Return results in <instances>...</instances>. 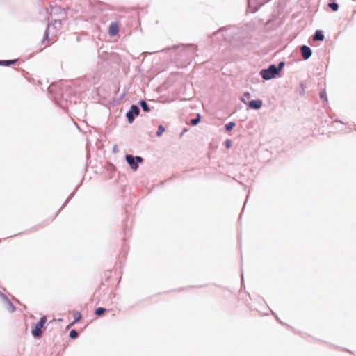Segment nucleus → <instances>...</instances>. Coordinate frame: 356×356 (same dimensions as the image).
I'll return each mask as SVG.
<instances>
[{
	"instance_id": "25",
	"label": "nucleus",
	"mask_w": 356,
	"mask_h": 356,
	"mask_svg": "<svg viewBox=\"0 0 356 356\" xmlns=\"http://www.w3.org/2000/svg\"><path fill=\"white\" fill-rule=\"evenodd\" d=\"M272 314L275 316L277 321H278L280 323H283L280 318L277 316L276 314L274 312H272Z\"/></svg>"
},
{
	"instance_id": "2",
	"label": "nucleus",
	"mask_w": 356,
	"mask_h": 356,
	"mask_svg": "<svg viewBox=\"0 0 356 356\" xmlns=\"http://www.w3.org/2000/svg\"><path fill=\"white\" fill-rule=\"evenodd\" d=\"M47 317L45 316H42L40 318L39 321L34 323L31 328V334L34 338H39L44 330L47 328Z\"/></svg>"
},
{
	"instance_id": "3",
	"label": "nucleus",
	"mask_w": 356,
	"mask_h": 356,
	"mask_svg": "<svg viewBox=\"0 0 356 356\" xmlns=\"http://www.w3.org/2000/svg\"><path fill=\"white\" fill-rule=\"evenodd\" d=\"M105 172H104V176L108 179H115L117 173H116V168L115 165L110 162L106 161L105 163Z\"/></svg>"
},
{
	"instance_id": "21",
	"label": "nucleus",
	"mask_w": 356,
	"mask_h": 356,
	"mask_svg": "<svg viewBox=\"0 0 356 356\" xmlns=\"http://www.w3.org/2000/svg\"><path fill=\"white\" fill-rule=\"evenodd\" d=\"M234 126H235L234 122H229L225 125V129L227 131H230L231 130H232V129L234 128Z\"/></svg>"
},
{
	"instance_id": "6",
	"label": "nucleus",
	"mask_w": 356,
	"mask_h": 356,
	"mask_svg": "<svg viewBox=\"0 0 356 356\" xmlns=\"http://www.w3.org/2000/svg\"><path fill=\"white\" fill-rule=\"evenodd\" d=\"M2 300L6 305V308L10 313H13L16 311L15 306L13 304V302L6 296H3Z\"/></svg>"
},
{
	"instance_id": "22",
	"label": "nucleus",
	"mask_w": 356,
	"mask_h": 356,
	"mask_svg": "<svg viewBox=\"0 0 356 356\" xmlns=\"http://www.w3.org/2000/svg\"><path fill=\"white\" fill-rule=\"evenodd\" d=\"M320 97L323 100L327 102V95L325 90H323L321 92Z\"/></svg>"
},
{
	"instance_id": "10",
	"label": "nucleus",
	"mask_w": 356,
	"mask_h": 356,
	"mask_svg": "<svg viewBox=\"0 0 356 356\" xmlns=\"http://www.w3.org/2000/svg\"><path fill=\"white\" fill-rule=\"evenodd\" d=\"M77 188L70 193V195L68 196L67 199L65 200V202L63 204V205L59 209L58 213H59L70 202V200L74 196L76 192Z\"/></svg>"
},
{
	"instance_id": "23",
	"label": "nucleus",
	"mask_w": 356,
	"mask_h": 356,
	"mask_svg": "<svg viewBox=\"0 0 356 356\" xmlns=\"http://www.w3.org/2000/svg\"><path fill=\"white\" fill-rule=\"evenodd\" d=\"M250 94L249 92H245V93L244 94V95H243V98L241 99V100H242L243 102L246 103V102H245V99H250Z\"/></svg>"
},
{
	"instance_id": "17",
	"label": "nucleus",
	"mask_w": 356,
	"mask_h": 356,
	"mask_svg": "<svg viewBox=\"0 0 356 356\" xmlns=\"http://www.w3.org/2000/svg\"><path fill=\"white\" fill-rule=\"evenodd\" d=\"M82 317V315L80 312L76 311L74 313V322H78Z\"/></svg>"
},
{
	"instance_id": "19",
	"label": "nucleus",
	"mask_w": 356,
	"mask_h": 356,
	"mask_svg": "<svg viewBox=\"0 0 356 356\" xmlns=\"http://www.w3.org/2000/svg\"><path fill=\"white\" fill-rule=\"evenodd\" d=\"M329 8H330L333 11H337L339 9V6L336 3H330L328 4Z\"/></svg>"
},
{
	"instance_id": "27",
	"label": "nucleus",
	"mask_w": 356,
	"mask_h": 356,
	"mask_svg": "<svg viewBox=\"0 0 356 356\" xmlns=\"http://www.w3.org/2000/svg\"><path fill=\"white\" fill-rule=\"evenodd\" d=\"M3 296H6L4 293H3L1 291H0V297L1 298V299L3 298Z\"/></svg>"
},
{
	"instance_id": "8",
	"label": "nucleus",
	"mask_w": 356,
	"mask_h": 356,
	"mask_svg": "<svg viewBox=\"0 0 356 356\" xmlns=\"http://www.w3.org/2000/svg\"><path fill=\"white\" fill-rule=\"evenodd\" d=\"M119 32V26L117 23L111 24L108 29L109 35L111 36H114L117 35Z\"/></svg>"
},
{
	"instance_id": "4",
	"label": "nucleus",
	"mask_w": 356,
	"mask_h": 356,
	"mask_svg": "<svg viewBox=\"0 0 356 356\" xmlns=\"http://www.w3.org/2000/svg\"><path fill=\"white\" fill-rule=\"evenodd\" d=\"M124 159L130 168L134 171L138 168V165L144 161L143 157H124Z\"/></svg>"
},
{
	"instance_id": "9",
	"label": "nucleus",
	"mask_w": 356,
	"mask_h": 356,
	"mask_svg": "<svg viewBox=\"0 0 356 356\" xmlns=\"http://www.w3.org/2000/svg\"><path fill=\"white\" fill-rule=\"evenodd\" d=\"M261 100H252L249 102V106L253 109H259L262 106Z\"/></svg>"
},
{
	"instance_id": "15",
	"label": "nucleus",
	"mask_w": 356,
	"mask_h": 356,
	"mask_svg": "<svg viewBox=\"0 0 356 356\" xmlns=\"http://www.w3.org/2000/svg\"><path fill=\"white\" fill-rule=\"evenodd\" d=\"M17 61V59L15 60H0V65H4L8 66L11 64H14Z\"/></svg>"
},
{
	"instance_id": "1",
	"label": "nucleus",
	"mask_w": 356,
	"mask_h": 356,
	"mask_svg": "<svg viewBox=\"0 0 356 356\" xmlns=\"http://www.w3.org/2000/svg\"><path fill=\"white\" fill-rule=\"evenodd\" d=\"M284 65V62H280L278 67L271 65L267 69H264L261 71V75L264 79L268 80L275 76L283 68Z\"/></svg>"
},
{
	"instance_id": "16",
	"label": "nucleus",
	"mask_w": 356,
	"mask_h": 356,
	"mask_svg": "<svg viewBox=\"0 0 356 356\" xmlns=\"http://www.w3.org/2000/svg\"><path fill=\"white\" fill-rule=\"evenodd\" d=\"M140 105L145 112H149L150 111L149 107L144 100L140 101Z\"/></svg>"
},
{
	"instance_id": "29",
	"label": "nucleus",
	"mask_w": 356,
	"mask_h": 356,
	"mask_svg": "<svg viewBox=\"0 0 356 356\" xmlns=\"http://www.w3.org/2000/svg\"><path fill=\"white\" fill-rule=\"evenodd\" d=\"M15 300L17 303L20 304V302H19V300H17V299H15Z\"/></svg>"
},
{
	"instance_id": "7",
	"label": "nucleus",
	"mask_w": 356,
	"mask_h": 356,
	"mask_svg": "<svg viewBox=\"0 0 356 356\" xmlns=\"http://www.w3.org/2000/svg\"><path fill=\"white\" fill-rule=\"evenodd\" d=\"M300 51H301V54H302V58L305 60L308 59L312 56V50L307 46H305V45L302 46L301 49H300Z\"/></svg>"
},
{
	"instance_id": "5",
	"label": "nucleus",
	"mask_w": 356,
	"mask_h": 356,
	"mask_svg": "<svg viewBox=\"0 0 356 356\" xmlns=\"http://www.w3.org/2000/svg\"><path fill=\"white\" fill-rule=\"evenodd\" d=\"M139 113L140 110L138 107L136 105H132L130 108L129 111L127 112L126 115L128 122L129 123H131L134 120V115H138Z\"/></svg>"
},
{
	"instance_id": "20",
	"label": "nucleus",
	"mask_w": 356,
	"mask_h": 356,
	"mask_svg": "<svg viewBox=\"0 0 356 356\" xmlns=\"http://www.w3.org/2000/svg\"><path fill=\"white\" fill-rule=\"evenodd\" d=\"M200 121V114H197V118H195V119H193L191 121V124L192 125H197Z\"/></svg>"
},
{
	"instance_id": "26",
	"label": "nucleus",
	"mask_w": 356,
	"mask_h": 356,
	"mask_svg": "<svg viewBox=\"0 0 356 356\" xmlns=\"http://www.w3.org/2000/svg\"><path fill=\"white\" fill-rule=\"evenodd\" d=\"M76 323V322H74V320H73V321H72V322H71V323L67 325V327L68 328V327H70L73 326Z\"/></svg>"
},
{
	"instance_id": "12",
	"label": "nucleus",
	"mask_w": 356,
	"mask_h": 356,
	"mask_svg": "<svg viewBox=\"0 0 356 356\" xmlns=\"http://www.w3.org/2000/svg\"><path fill=\"white\" fill-rule=\"evenodd\" d=\"M324 40V35L323 34L322 31H316L315 33V35L314 36V40Z\"/></svg>"
},
{
	"instance_id": "18",
	"label": "nucleus",
	"mask_w": 356,
	"mask_h": 356,
	"mask_svg": "<svg viewBox=\"0 0 356 356\" xmlns=\"http://www.w3.org/2000/svg\"><path fill=\"white\" fill-rule=\"evenodd\" d=\"M165 131V128L163 125H159L158 127V131L156 132V136L160 137Z\"/></svg>"
},
{
	"instance_id": "24",
	"label": "nucleus",
	"mask_w": 356,
	"mask_h": 356,
	"mask_svg": "<svg viewBox=\"0 0 356 356\" xmlns=\"http://www.w3.org/2000/svg\"><path fill=\"white\" fill-rule=\"evenodd\" d=\"M248 197H249V193H248V195H246V199H248ZM246 202H247V200H245V202L244 204H245ZM243 207H245V205H243ZM243 210H244V208H243V210H242V211H241V214H240V216H239V218H240V219L241 218V216H242V214H243Z\"/></svg>"
},
{
	"instance_id": "11",
	"label": "nucleus",
	"mask_w": 356,
	"mask_h": 356,
	"mask_svg": "<svg viewBox=\"0 0 356 356\" xmlns=\"http://www.w3.org/2000/svg\"><path fill=\"white\" fill-rule=\"evenodd\" d=\"M107 311V309L105 308V307H97L95 309V314L97 316H102L103 314H104Z\"/></svg>"
},
{
	"instance_id": "28",
	"label": "nucleus",
	"mask_w": 356,
	"mask_h": 356,
	"mask_svg": "<svg viewBox=\"0 0 356 356\" xmlns=\"http://www.w3.org/2000/svg\"><path fill=\"white\" fill-rule=\"evenodd\" d=\"M241 277H242V281H243V271L241 270Z\"/></svg>"
},
{
	"instance_id": "13",
	"label": "nucleus",
	"mask_w": 356,
	"mask_h": 356,
	"mask_svg": "<svg viewBox=\"0 0 356 356\" xmlns=\"http://www.w3.org/2000/svg\"><path fill=\"white\" fill-rule=\"evenodd\" d=\"M86 163L87 166H90L92 168H97V165L95 163V162H93V161L91 159V157H86Z\"/></svg>"
},
{
	"instance_id": "14",
	"label": "nucleus",
	"mask_w": 356,
	"mask_h": 356,
	"mask_svg": "<svg viewBox=\"0 0 356 356\" xmlns=\"http://www.w3.org/2000/svg\"><path fill=\"white\" fill-rule=\"evenodd\" d=\"M79 335V333L76 330H71L70 333H69V337L71 339H76V338H78Z\"/></svg>"
}]
</instances>
